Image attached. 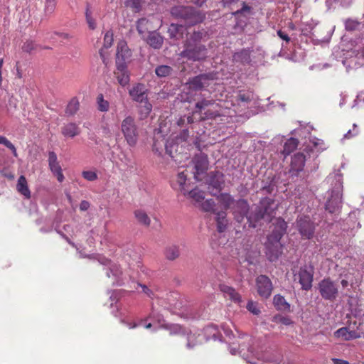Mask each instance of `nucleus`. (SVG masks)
Returning <instances> with one entry per match:
<instances>
[{"label": "nucleus", "mask_w": 364, "mask_h": 364, "mask_svg": "<svg viewBox=\"0 0 364 364\" xmlns=\"http://www.w3.org/2000/svg\"><path fill=\"white\" fill-rule=\"evenodd\" d=\"M278 205L275 200L269 197L263 198L260 200L259 204L252 210L251 214L247 216L249 226L255 228V223L260 220L270 222L276 214Z\"/></svg>", "instance_id": "f257e3e1"}, {"label": "nucleus", "mask_w": 364, "mask_h": 364, "mask_svg": "<svg viewBox=\"0 0 364 364\" xmlns=\"http://www.w3.org/2000/svg\"><path fill=\"white\" fill-rule=\"evenodd\" d=\"M172 16L184 21L188 26L202 23L205 14L191 6H176L171 9Z\"/></svg>", "instance_id": "f03ea898"}, {"label": "nucleus", "mask_w": 364, "mask_h": 364, "mask_svg": "<svg viewBox=\"0 0 364 364\" xmlns=\"http://www.w3.org/2000/svg\"><path fill=\"white\" fill-rule=\"evenodd\" d=\"M120 131L129 146L134 147L136 145L139 138V129L133 116L128 115L122 120Z\"/></svg>", "instance_id": "7ed1b4c3"}, {"label": "nucleus", "mask_w": 364, "mask_h": 364, "mask_svg": "<svg viewBox=\"0 0 364 364\" xmlns=\"http://www.w3.org/2000/svg\"><path fill=\"white\" fill-rule=\"evenodd\" d=\"M183 50L180 56L192 61L204 60L208 57V49L201 43H193L190 41H186Z\"/></svg>", "instance_id": "20e7f679"}, {"label": "nucleus", "mask_w": 364, "mask_h": 364, "mask_svg": "<svg viewBox=\"0 0 364 364\" xmlns=\"http://www.w3.org/2000/svg\"><path fill=\"white\" fill-rule=\"evenodd\" d=\"M318 290L326 301H335L339 294L338 284L330 277H326L318 283Z\"/></svg>", "instance_id": "39448f33"}, {"label": "nucleus", "mask_w": 364, "mask_h": 364, "mask_svg": "<svg viewBox=\"0 0 364 364\" xmlns=\"http://www.w3.org/2000/svg\"><path fill=\"white\" fill-rule=\"evenodd\" d=\"M296 228L304 240H309L314 237L315 224L308 216H301L296 220Z\"/></svg>", "instance_id": "423d86ee"}, {"label": "nucleus", "mask_w": 364, "mask_h": 364, "mask_svg": "<svg viewBox=\"0 0 364 364\" xmlns=\"http://www.w3.org/2000/svg\"><path fill=\"white\" fill-rule=\"evenodd\" d=\"M295 281H298L303 290L308 291L312 287L314 278V269L306 265L301 267L299 272L294 274Z\"/></svg>", "instance_id": "0eeeda50"}, {"label": "nucleus", "mask_w": 364, "mask_h": 364, "mask_svg": "<svg viewBox=\"0 0 364 364\" xmlns=\"http://www.w3.org/2000/svg\"><path fill=\"white\" fill-rule=\"evenodd\" d=\"M256 289L259 296L264 299H269L273 290V284L270 279L261 274L256 278Z\"/></svg>", "instance_id": "6e6552de"}, {"label": "nucleus", "mask_w": 364, "mask_h": 364, "mask_svg": "<svg viewBox=\"0 0 364 364\" xmlns=\"http://www.w3.org/2000/svg\"><path fill=\"white\" fill-rule=\"evenodd\" d=\"M189 136V132L188 129H183L181 132L175 137V139H171L167 140L165 144L166 152L168 154L172 159L176 157L174 154L173 149L175 153L176 154L178 151V147H179V144L183 142H186Z\"/></svg>", "instance_id": "1a4fd4ad"}, {"label": "nucleus", "mask_w": 364, "mask_h": 364, "mask_svg": "<svg viewBox=\"0 0 364 364\" xmlns=\"http://www.w3.org/2000/svg\"><path fill=\"white\" fill-rule=\"evenodd\" d=\"M192 162L194 165V178L197 181H201L202 178L200 177L206 172L208 168V160L205 154L200 153L196 154L192 159Z\"/></svg>", "instance_id": "9d476101"}, {"label": "nucleus", "mask_w": 364, "mask_h": 364, "mask_svg": "<svg viewBox=\"0 0 364 364\" xmlns=\"http://www.w3.org/2000/svg\"><path fill=\"white\" fill-rule=\"evenodd\" d=\"M265 246L266 255L271 262L277 260L282 252V245L280 243V240H277V238L269 240V235L267 237Z\"/></svg>", "instance_id": "9b49d317"}, {"label": "nucleus", "mask_w": 364, "mask_h": 364, "mask_svg": "<svg viewBox=\"0 0 364 364\" xmlns=\"http://www.w3.org/2000/svg\"><path fill=\"white\" fill-rule=\"evenodd\" d=\"M250 206L247 201L245 199H240L235 202L232 207V213L235 219L240 223L245 218L247 219V216L251 214L249 213Z\"/></svg>", "instance_id": "f8f14e48"}, {"label": "nucleus", "mask_w": 364, "mask_h": 364, "mask_svg": "<svg viewBox=\"0 0 364 364\" xmlns=\"http://www.w3.org/2000/svg\"><path fill=\"white\" fill-rule=\"evenodd\" d=\"M132 57V51L124 41H120L117 43L116 53V65H127Z\"/></svg>", "instance_id": "ddd939ff"}, {"label": "nucleus", "mask_w": 364, "mask_h": 364, "mask_svg": "<svg viewBox=\"0 0 364 364\" xmlns=\"http://www.w3.org/2000/svg\"><path fill=\"white\" fill-rule=\"evenodd\" d=\"M224 183L223 174L220 172H210L208 180V189L210 194L215 196L219 192Z\"/></svg>", "instance_id": "4468645a"}, {"label": "nucleus", "mask_w": 364, "mask_h": 364, "mask_svg": "<svg viewBox=\"0 0 364 364\" xmlns=\"http://www.w3.org/2000/svg\"><path fill=\"white\" fill-rule=\"evenodd\" d=\"M214 104L215 101L213 100H209L204 99L201 101H199L196 104V112L199 113L201 115L202 119L215 118L218 115V114L215 113V112H213L210 110L205 111L206 107Z\"/></svg>", "instance_id": "2eb2a0df"}, {"label": "nucleus", "mask_w": 364, "mask_h": 364, "mask_svg": "<svg viewBox=\"0 0 364 364\" xmlns=\"http://www.w3.org/2000/svg\"><path fill=\"white\" fill-rule=\"evenodd\" d=\"M147 91L144 84L137 83L129 90V95L134 101L142 103L147 98Z\"/></svg>", "instance_id": "dca6fc26"}, {"label": "nucleus", "mask_w": 364, "mask_h": 364, "mask_svg": "<svg viewBox=\"0 0 364 364\" xmlns=\"http://www.w3.org/2000/svg\"><path fill=\"white\" fill-rule=\"evenodd\" d=\"M48 164L51 172L57 177L58 181L63 182L65 177L61 166L58 161L57 155L53 151H50L48 154Z\"/></svg>", "instance_id": "f3484780"}, {"label": "nucleus", "mask_w": 364, "mask_h": 364, "mask_svg": "<svg viewBox=\"0 0 364 364\" xmlns=\"http://www.w3.org/2000/svg\"><path fill=\"white\" fill-rule=\"evenodd\" d=\"M104 264L109 266L106 272L107 276L112 279L113 284H119L122 275L120 267L117 264L107 259H105V263Z\"/></svg>", "instance_id": "a211bd4d"}, {"label": "nucleus", "mask_w": 364, "mask_h": 364, "mask_svg": "<svg viewBox=\"0 0 364 364\" xmlns=\"http://www.w3.org/2000/svg\"><path fill=\"white\" fill-rule=\"evenodd\" d=\"M340 191H332L331 198L327 200L326 203V209L331 213H334L338 211L341 206L342 197Z\"/></svg>", "instance_id": "6ab92c4d"}, {"label": "nucleus", "mask_w": 364, "mask_h": 364, "mask_svg": "<svg viewBox=\"0 0 364 364\" xmlns=\"http://www.w3.org/2000/svg\"><path fill=\"white\" fill-rule=\"evenodd\" d=\"M114 74L121 86L125 87L129 84L130 77L127 65H116V70L114 72Z\"/></svg>", "instance_id": "aec40b11"}, {"label": "nucleus", "mask_w": 364, "mask_h": 364, "mask_svg": "<svg viewBox=\"0 0 364 364\" xmlns=\"http://www.w3.org/2000/svg\"><path fill=\"white\" fill-rule=\"evenodd\" d=\"M287 228V224L281 218H278L276 219V223L274 224V228L272 230V233L269 235V240H272V238H277V240H281L282 236L286 232Z\"/></svg>", "instance_id": "412c9836"}, {"label": "nucleus", "mask_w": 364, "mask_h": 364, "mask_svg": "<svg viewBox=\"0 0 364 364\" xmlns=\"http://www.w3.org/2000/svg\"><path fill=\"white\" fill-rule=\"evenodd\" d=\"M209 80L210 77L207 74L197 75L189 81V87L193 90H200L208 85Z\"/></svg>", "instance_id": "4be33fe9"}, {"label": "nucleus", "mask_w": 364, "mask_h": 364, "mask_svg": "<svg viewBox=\"0 0 364 364\" xmlns=\"http://www.w3.org/2000/svg\"><path fill=\"white\" fill-rule=\"evenodd\" d=\"M334 337L342 338L344 341H348L352 339L359 338L360 334L355 331H349L347 327H342L333 333Z\"/></svg>", "instance_id": "5701e85b"}, {"label": "nucleus", "mask_w": 364, "mask_h": 364, "mask_svg": "<svg viewBox=\"0 0 364 364\" xmlns=\"http://www.w3.org/2000/svg\"><path fill=\"white\" fill-rule=\"evenodd\" d=\"M220 290L224 294L225 298H228L232 301L240 304L242 301L241 296L235 289L225 284L220 285Z\"/></svg>", "instance_id": "b1692460"}, {"label": "nucleus", "mask_w": 364, "mask_h": 364, "mask_svg": "<svg viewBox=\"0 0 364 364\" xmlns=\"http://www.w3.org/2000/svg\"><path fill=\"white\" fill-rule=\"evenodd\" d=\"M306 162V156L303 153L295 154L291 161V171L299 172L303 170Z\"/></svg>", "instance_id": "393cba45"}, {"label": "nucleus", "mask_w": 364, "mask_h": 364, "mask_svg": "<svg viewBox=\"0 0 364 364\" xmlns=\"http://www.w3.org/2000/svg\"><path fill=\"white\" fill-rule=\"evenodd\" d=\"M273 304L277 310L283 312H290V304L281 294H276L273 298Z\"/></svg>", "instance_id": "a878e982"}, {"label": "nucleus", "mask_w": 364, "mask_h": 364, "mask_svg": "<svg viewBox=\"0 0 364 364\" xmlns=\"http://www.w3.org/2000/svg\"><path fill=\"white\" fill-rule=\"evenodd\" d=\"M16 188L17 191L26 198L29 199L31 198V191L28 188V183L24 176H21L18 178Z\"/></svg>", "instance_id": "bb28decb"}, {"label": "nucleus", "mask_w": 364, "mask_h": 364, "mask_svg": "<svg viewBox=\"0 0 364 364\" xmlns=\"http://www.w3.org/2000/svg\"><path fill=\"white\" fill-rule=\"evenodd\" d=\"M233 60L242 64H249L251 62L250 50L242 49L233 55Z\"/></svg>", "instance_id": "cd10ccee"}, {"label": "nucleus", "mask_w": 364, "mask_h": 364, "mask_svg": "<svg viewBox=\"0 0 364 364\" xmlns=\"http://www.w3.org/2000/svg\"><path fill=\"white\" fill-rule=\"evenodd\" d=\"M80 133L79 127L75 123H68L62 128V134L65 136L74 137Z\"/></svg>", "instance_id": "c85d7f7f"}, {"label": "nucleus", "mask_w": 364, "mask_h": 364, "mask_svg": "<svg viewBox=\"0 0 364 364\" xmlns=\"http://www.w3.org/2000/svg\"><path fill=\"white\" fill-rule=\"evenodd\" d=\"M216 213V223L217 229L220 232H223L227 228L228 221L227 219V213L225 211L217 212Z\"/></svg>", "instance_id": "c756f323"}, {"label": "nucleus", "mask_w": 364, "mask_h": 364, "mask_svg": "<svg viewBox=\"0 0 364 364\" xmlns=\"http://www.w3.org/2000/svg\"><path fill=\"white\" fill-rule=\"evenodd\" d=\"M217 200L223 206L225 210L229 208H232L235 202L232 196L226 193H220L218 196Z\"/></svg>", "instance_id": "7c9ffc66"}, {"label": "nucleus", "mask_w": 364, "mask_h": 364, "mask_svg": "<svg viewBox=\"0 0 364 364\" xmlns=\"http://www.w3.org/2000/svg\"><path fill=\"white\" fill-rule=\"evenodd\" d=\"M147 43L152 48L159 49L162 46L163 38L156 32H151L149 33Z\"/></svg>", "instance_id": "2f4dec72"}, {"label": "nucleus", "mask_w": 364, "mask_h": 364, "mask_svg": "<svg viewBox=\"0 0 364 364\" xmlns=\"http://www.w3.org/2000/svg\"><path fill=\"white\" fill-rule=\"evenodd\" d=\"M134 215L138 223L141 225L146 227H149L150 225L151 219L144 210L141 209L136 210L134 212Z\"/></svg>", "instance_id": "473e14b6"}, {"label": "nucleus", "mask_w": 364, "mask_h": 364, "mask_svg": "<svg viewBox=\"0 0 364 364\" xmlns=\"http://www.w3.org/2000/svg\"><path fill=\"white\" fill-rule=\"evenodd\" d=\"M200 337L201 336L200 334L196 335L195 333H189L187 337V348L193 349L195 347L200 345L202 343Z\"/></svg>", "instance_id": "72a5a7b5"}, {"label": "nucleus", "mask_w": 364, "mask_h": 364, "mask_svg": "<svg viewBox=\"0 0 364 364\" xmlns=\"http://www.w3.org/2000/svg\"><path fill=\"white\" fill-rule=\"evenodd\" d=\"M299 144L298 139L295 138L289 139L284 145L282 154L284 155H289L294 151Z\"/></svg>", "instance_id": "f704fd0d"}, {"label": "nucleus", "mask_w": 364, "mask_h": 364, "mask_svg": "<svg viewBox=\"0 0 364 364\" xmlns=\"http://www.w3.org/2000/svg\"><path fill=\"white\" fill-rule=\"evenodd\" d=\"M80 108V102L77 97H73L67 105L65 113L73 116L77 113Z\"/></svg>", "instance_id": "c9c22d12"}, {"label": "nucleus", "mask_w": 364, "mask_h": 364, "mask_svg": "<svg viewBox=\"0 0 364 364\" xmlns=\"http://www.w3.org/2000/svg\"><path fill=\"white\" fill-rule=\"evenodd\" d=\"M97 109L102 112H107L109 109V102L104 98L102 94H99L96 98Z\"/></svg>", "instance_id": "e433bc0d"}, {"label": "nucleus", "mask_w": 364, "mask_h": 364, "mask_svg": "<svg viewBox=\"0 0 364 364\" xmlns=\"http://www.w3.org/2000/svg\"><path fill=\"white\" fill-rule=\"evenodd\" d=\"M180 255L179 248L176 245L167 247L165 250L166 258L168 260H174Z\"/></svg>", "instance_id": "4c0bfd02"}, {"label": "nucleus", "mask_w": 364, "mask_h": 364, "mask_svg": "<svg viewBox=\"0 0 364 364\" xmlns=\"http://www.w3.org/2000/svg\"><path fill=\"white\" fill-rule=\"evenodd\" d=\"M183 194L186 196V192H183ZM189 198H192L196 202H201L205 198V193L203 191L199 190L198 188H194L187 193Z\"/></svg>", "instance_id": "58836bf2"}, {"label": "nucleus", "mask_w": 364, "mask_h": 364, "mask_svg": "<svg viewBox=\"0 0 364 364\" xmlns=\"http://www.w3.org/2000/svg\"><path fill=\"white\" fill-rule=\"evenodd\" d=\"M206 34L207 33L204 30L195 31L186 41H190L193 43H200L199 42Z\"/></svg>", "instance_id": "ea45409f"}, {"label": "nucleus", "mask_w": 364, "mask_h": 364, "mask_svg": "<svg viewBox=\"0 0 364 364\" xmlns=\"http://www.w3.org/2000/svg\"><path fill=\"white\" fill-rule=\"evenodd\" d=\"M173 69L171 67L168 65H159L156 68L155 73L159 77H167L171 74Z\"/></svg>", "instance_id": "a19ab883"}, {"label": "nucleus", "mask_w": 364, "mask_h": 364, "mask_svg": "<svg viewBox=\"0 0 364 364\" xmlns=\"http://www.w3.org/2000/svg\"><path fill=\"white\" fill-rule=\"evenodd\" d=\"M149 21L145 18H141L138 20L136 24V29L139 34L143 35L149 31Z\"/></svg>", "instance_id": "79ce46f5"}, {"label": "nucleus", "mask_w": 364, "mask_h": 364, "mask_svg": "<svg viewBox=\"0 0 364 364\" xmlns=\"http://www.w3.org/2000/svg\"><path fill=\"white\" fill-rule=\"evenodd\" d=\"M252 100V93L250 91H239L236 100L240 102H250Z\"/></svg>", "instance_id": "37998d69"}, {"label": "nucleus", "mask_w": 364, "mask_h": 364, "mask_svg": "<svg viewBox=\"0 0 364 364\" xmlns=\"http://www.w3.org/2000/svg\"><path fill=\"white\" fill-rule=\"evenodd\" d=\"M215 203L213 199H208L201 204L202 210L205 212H210L215 213Z\"/></svg>", "instance_id": "c03bdc74"}, {"label": "nucleus", "mask_w": 364, "mask_h": 364, "mask_svg": "<svg viewBox=\"0 0 364 364\" xmlns=\"http://www.w3.org/2000/svg\"><path fill=\"white\" fill-rule=\"evenodd\" d=\"M56 0H46L44 11L46 15H51L55 11Z\"/></svg>", "instance_id": "a18cd8bd"}, {"label": "nucleus", "mask_w": 364, "mask_h": 364, "mask_svg": "<svg viewBox=\"0 0 364 364\" xmlns=\"http://www.w3.org/2000/svg\"><path fill=\"white\" fill-rule=\"evenodd\" d=\"M124 3L135 12H139L141 9L142 0H125Z\"/></svg>", "instance_id": "49530a36"}, {"label": "nucleus", "mask_w": 364, "mask_h": 364, "mask_svg": "<svg viewBox=\"0 0 364 364\" xmlns=\"http://www.w3.org/2000/svg\"><path fill=\"white\" fill-rule=\"evenodd\" d=\"M360 23L356 20L353 19H347L345 21V28L347 31H355L358 29Z\"/></svg>", "instance_id": "de8ad7c7"}, {"label": "nucleus", "mask_w": 364, "mask_h": 364, "mask_svg": "<svg viewBox=\"0 0 364 364\" xmlns=\"http://www.w3.org/2000/svg\"><path fill=\"white\" fill-rule=\"evenodd\" d=\"M242 8L232 13V15L235 17H237L240 15H242L245 13L250 14L252 11V7L247 5L245 1L242 3Z\"/></svg>", "instance_id": "09e8293b"}, {"label": "nucleus", "mask_w": 364, "mask_h": 364, "mask_svg": "<svg viewBox=\"0 0 364 364\" xmlns=\"http://www.w3.org/2000/svg\"><path fill=\"white\" fill-rule=\"evenodd\" d=\"M142 103L144 105L141 107V113L142 114H144L145 117H146L147 115H149L150 114V112L152 110V105L148 102L147 98Z\"/></svg>", "instance_id": "8fccbe9b"}, {"label": "nucleus", "mask_w": 364, "mask_h": 364, "mask_svg": "<svg viewBox=\"0 0 364 364\" xmlns=\"http://www.w3.org/2000/svg\"><path fill=\"white\" fill-rule=\"evenodd\" d=\"M186 177H187V176H186V174L184 173L183 171L178 173L176 181L179 186V189L181 191H184V185L186 181Z\"/></svg>", "instance_id": "3c124183"}, {"label": "nucleus", "mask_w": 364, "mask_h": 364, "mask_svg": "<svg viewBox=\"0 0 364 364\" xmlns=\"http://www.w3.org/2000/svg\"><path fill=\"white\" fill-rule=\"evenodd\" d=\"M86 21L90 29L94 30L96 28V23L95 19L91 16V11L87 9L85 12Z\"/></svg>", "instance_id": "603ef678"}, {"label": "nucleus", "mask_w": 364, "mask_h": 364, "mask_svg": "<svg viewBox=\"0 0 364 364\" xmlns=\"http://www.w3.org/2000/svg\"><path fill=\"white\" fill-rule=\"evenodd\" d=\"M82 177L89 181H94L97 179V174L95 171H84L82 173Z\"/></svg>", "instance_id": "864d4df0"}, {"label": "nucleus", "mask_w": 364, "mask_h": 364, "mask_svg": "<svg viewBox=\"0 0 364 364\" xmlns=\"http://www.w3.org/2000/svg\"><path fill=\"white\" fill-rule=\"evenodd\" d=\"M36 48V45L33 41H26L22 46V50L26 53H31Z\"/></svg>", "instance_id": "5fc2aeb1"}, {"label": "nucleus", "mask_w": 364, "mask_h": 364, "mask_svg": "<svg viewBox=\"0 0 364 364\" xmlns=\"http://www.w3.org/2000/svg\"><path fill=\"white\" fill-rule=\"evenodd\" d=\"M113 43V33L111 31H107L104 36V46L106 48H109Z\"/></svg>", "instance_id": "6e6d98bb"}, {"label": "nucleus", "mask_w": 364, "mask_h": 364, "mask_svg": "<svg viewBox=\"0 0 364 364\" xmlns=\"http://www.w3.org/2000/svg\"><path fill=\"white\" fill-rule=\"evenodd\" d=\"M247 309L255 315H258L260 313V310L257 308V304L252 301H248Z\"/></svg>", "instance_id": "4d7b16f0"}, {"label": "nucleus", "mask_w": 364, "mask_h": 364, "mask_svg": "<svg viewBox=\"0 0 364 364\" xmlns=\"http://www.w3.org/2000/svg\"><path fill=\"white\" fill-rule=\"evenodd\" d=\"M169 330H170V333L171 335H173V334H181V333H183L184 332L183 327L181 326H180V325H178V324L171 325L169 327Z\"/></svg>", "instance_id": "13d9d810"}, {"label": "nucleus", "mask_w": 364, "mask_h": 364, "mask_svg": "<svg viewBox=\"0 0 364 364\" xmlns=\"http://www.w3.org/2000/svg\"><path fill=\"white\" fill-rule=\"evenodd\" d=\"M205 332L206 333H212L213 334V337L214 339H216V334L218 333V329L213 326H207L205 328Z\"/></svg>", "instance_id": "bf43d9fd"}, {"label": "nucleus", "mask_w": 364, "mask_h": 364, "mask_svg": "<svg viewBox=\"0 0 364 364\" xmlns=\"http://www.w3.org/2000/svg\"><path fill=\"white\" fill-rule=\"evenodd\" d=\"M0 144L4 145L8 149L13 144L6 137L0 136Z\"/></svg>", "instance_id": "052dcab7"}, {"label": "nucleus", "mask_w": 364, "mask_h": 364, "mask_svg": "<svg viewBox=\"0 0 364 364\" xmlns=\"http://www.w3.org/2000/svg\"><path fill=\"white\" fill-rule=\"evenodd\" d=\"M277 35L279 38H281L284 41H285L287 42L290 41V38L289 37V36L287 33H284L282 31L279 30L277 31Z\"/></svg>", "instance_id": "680f3d73"}, {"label": "nucleus", "mask_w": 364, "mask_h": 364, "mask_svg": "<svg viewBox=\"0 0 364 364\" xmlns=\"http://www.w3.org/2000/svg\"><path fill=\"white\" fill-rule=\"evenodd\" d=\"M90 208V203L87 200H82L80 204V209L82 211H85Z\"/></svg>", "instance_id": "e2e57ef3"}, {"label": "nucleus", "mask_w": 364, "mask_h": 364, "mask_svg": "<svg viewBox=\"0 0 364 364\" xmlns=\"http://www.w3.org/2000/svg\"><path fill=\"white\" fill-rule=\"evenodd\" d=\"M223 7L230 6L234 3H237L239 0H220Z\"/></svg>", "instance_id": "0e129e2a"}, {"label": "nucleus", "mask_w": 364, "mask_h": 364, "mask_svg": "<svg viewBox=\"0 0 364 364\" xmlns=\"http://www.w3.org/2000/svg\"><path fill=\"white\" fill-rule=\"evenodd\" d=\"M332 361L333 364H349L348 361L338 358H333Z\"/></svg>", "instance_id": "69168bd1"}, {"label": "nucleus", "mask_w": 364, "mask_h": 364, "mask_svg": "<svg viewBox=\"0 0 364 364\" xmlns=\"http://www.w3.org/2000/svg\"><path fill=\"white\" fill-rule=\"evenodd\" d=\"M143 291L147 294L149 296L151 297L152 292L145 285H141Z\"/></svg>", "instance_id": "338daca9"}, {"label": "nucleus", "mask_w": 364, "mask_h": 364, "mask_svg": "<svg viewBox=\"0 0 364 364\" xmlns=\"http://www.w3.org/2000/svg\"><path fill=\"white\" fill-rule=\"evenodd\" d=\"M207 0H191V2L194 4L197 5L199 7H201L203 4L206 2Z\"/></svg>", "instance_id": "774afa93"}]
</instances>
